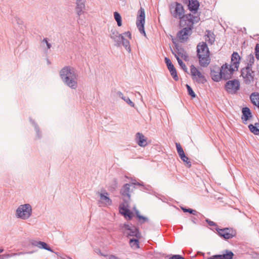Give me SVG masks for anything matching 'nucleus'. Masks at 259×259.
<instances>
[{
	"mask_svg": "<svg viewBox=\"0 0 259 259\" xmlns=\"http://www.w3.org/2000/svg\"><path fill=\"white\" fill-rule=\"evenodd\" d=\"M183 211L185 212H188L190 213L193 214V215H197V211L195 210L191 209V208H186L184 207H182Z\"/></svg>",
	"mask_w": 259,
	"mask_h": 259,
	"instance_id": "nucleus-39",
	"label": "nucleus"
},
{
	"mask_svg": "<svg viewBox=\"0 0 259 259\" xmlns=\"http://www.w3.org/2000/svg\"><path fill=\"white\" fill-rule=\"evenodd\" d=\"M45 44L47 45V50H49L51 48V44L48 42V39L47 38H44L41 41L42 45Z\"/></svg>",
	"mask_w": 259,
	"mask_h": 259,
	"instance_id": "nucleus-41",
	"label": "nucleus"
},
{
	"mask_svg": "<svg viewBox=\"0 0 259 259\" xmlns=\"http://www.w3.org/2000/svg\"><path fill=\"white\" fill-rule=\"evenodd\" d=\"M101 254V255H103V256H105V255H104V254Z\"/></svg>",
	"mask_w": 259,
	"mask_h": 259,
	"instance_id": "nucleus-52",
	"label": "nucleus"
},
{
	"mask_svg": "<svg viewBox=\"0 0 259 259\" xmlns=\"http://www.w3.org/2000/svg\"><path fill=\"white\" fill-rule=\"evenodd\" d=\"M169 259H185L184 257H183L181 255L176 254L172 255L170 256Z\"/></svg>",
	"mask_w": 259,
	"mask_h": 259,
	"instance_id": "nucleus-45",
	"label": "nucleus"
},
{
	"mask_svg": "<svg viewBox=\"0 0 259 259\" xmlns=\"http://www.w3.org/2000/svg\"><path fill=\"white\" fill-rule=\"evenodd\" d=\"M234 253L230 250H226L223 254L214 255L207 259H232Z\"/></svg>",
	"mask_w": 259,
	"mask_h": 259,
	"instance_id": "nucleus-19",
	"label": "nucleus"
},
{
	"mask_svg": "<svg viewBox=\"0 0 259 259\" xmlns=\"http://www.w3.org/2000/svg\"><path fill=\"white\" fill-rule=\"evenodd\" d=\"M122 230L123 233L127 236L139 237V231L134 226L125 224L122 227Z\"/></svg>",
	"mask_w": 259,
	"mask_h": 259,
	"instance_id": "nucleus-12",
	"label": "nucleus"
},
{
	"mask_svg": "<svg viewBox=\"0 0 259 259\" xmlns=\"http://www.w3.org/2000/svg\"><path fill=\"white\" fill-rule=\"evenodd\" d=\"M130 243L131 246L132 247H135L136 248L139 247V241L137 239H134V238L131 239L130 240Z\"/></svg>",
	"mask_w": 259,
	"mask_h": 259,
	"instance_id": "nucleus-35",
	"label": "nucleus"
},
{
	"mask_svg": "<svg viewBox=\"0 0 259 259\" xmlns=\"http://www.w3.org/2000/svg\"><path fill=\"white\" fill-rule=\"evenodd\" d=\"M32 209L30 204L20 205L16 209V215L17 218L27 220L32 215Z\"/></svg>",
	"mask_w": 259,
	"mask_h": 259,
	"instance_id": "nucleus-4",
	"label": "nucleus"
},
{
	"mask_svg": "<svg viewBox=\"0 0 259 259\" xmlns=\"http://www.w3.org/2000/svg\"><path fill=\"white\" fill-rule=\"evenodd\" d=\"M24 253L22 252H20L18 253H12V254H2V255H0V259H7V258H8L9 257H12V256H15V255H21V254H23Z\"/></svg>",
	"mask_w": 259,
	"mask_h": 259,
	"instance_id": "nucleus-34",
	"label": "nucleus"
},
{
	"mask_svg": "<svg viewBox=\"0 0 259 259\" xmlns=\"http://www.w3.org/2000/svg\"><path fill=\"white\" fill-rule=\"evenodd\" d=\"M250 99L251 103L259 108V94L257 93H252L250 96Z\"/></svg>",
	"mask_w": 259,
	"mask_h": 259,
	"instance_id": "nucleus-28",
	"label": "nucleus"
},
{
	"mask_svg": "<svg viewBox=\"0 0 259 259\" xmlns=\"http://www.w3.org/2000/svg\"><path fill=\"white\" fill-rule=\"evenodd\" d=\"M97 194L100 197L99 203L103 205H111L112 204V200L109 197V194L105 190L102 191L101 193L98 192Z\"/></svg>",
	"mask_w": 259,
	"mask_h": 259,
	"instance_id": "nucleus-14",
	"label": "nucleus"
},
{
	"mask_svg": "<svg viewBox=\"0 0 259 259\" xmlns=\"http://www.w3.org/2000/svg\"><path fill=\"white\" fill-rule=\"evenodd\" d=\"M205 221L207 223V224L210 226H217V225L216 224V223H215L214 222H213V221H210V220L207 219L205 220Z\"/></svg>",
	"mask_w": 259,
	"mask_h": 259,
	"instance_id": "nucleus-46",
	"label": "nucleus"
},
{
	"mask_svg": "<svg viewBox=\"0 0 259 259\" xmlns=\"http://www.w3.org/2000/svg\"><path fill=\"white\" fill-rule=\"evenodd\" d=\"M164 60L171 75L175 80H178L179 79V77L177 75V70L174 65L172 64L169 58L165 57Z\"/></svg>",
	"mask_w": 259,
	"mask_h": 259,
	"instance_id": "nucleus-18",
	"label": "nucleus"
},
{
	"mask_svg": "<svg viewBox=\"0 0 259 259\" xmlns=\"http://www.w3.org/2000/svg\"><path fill=\"white\" fill-rule=\"evenodd\" d=\"M219 235L225 239H231L236 235V231L231 228H225L217 229Z\"/></svg>",
	"mask_w": 259,
	"mask_h": 259,
	"instance_id": "nucleus-11",
	"label": "nucleus"
},
{
	"mask_svg": "<svg viewBox=\"0 0 259 259\" xmlns=\"http://www.w3.org/2000/svg\"><path fill=\"white\" fill-rule=\"evenodd\" d=\"M172 53L175 55V57L176 58L177 61H178V62L179 64V65L181 66V68L184 70L185 71V72H187V68L186 66V65L183 63V62L182 61V60L181 59H180V58H179V56H178L176 54H174V52H172Z\"/></svg>",
	"mask_w": 259,
	"mask_h": 259,
	"instance_id": "nucleus-31",
	"label": "nucleus"
},
{
	"mask_svg": "<svg viewBox=\"0 0 259 259\" xmlns=\"http://www.w3.org/2000/svg\"><path fill=\"white\" fill-rule=\"evenodd\" d=\"M240 84L238 79H233L226 82L225 89L227 92L231 94H235L240 89Z\"/></svg>",
	"mask_w": 259,
	"mask_h": 259,
	"instance_id": "nucleus-8",
	"label": "nucleus"
},
{
	"mask_svg": "<svg viewBox=\"0 0 259 259\" xmlns=\"http://www.w3.org/2000/svg\"><path fill=\"white\" fill-rule=\"evenodd\" d=\"M31 243L32 245L37 246L39 248L45 249L46 250L53 252V250L51 249V248L46 243L44 242L34 240Z\"/></svg>",
	"mask_w": 259,
	"mask_h": 259,
	"instance_id": "nucleus-26",
	"label": "nucleus"
},
{
	"mask_svg": "<svg viewBox=\"0 0 259 259\" xmlns=\"http://www.w3.org/2000/svg\"><path fill=\"white\" fill-rule=\"evenodd\" d=\"M145 20V10L142 7H141L138 11L136 25L140 33L144 34V36H146V33L144 30Z\"/></svg>",
	"mask_w": 259,
	"mask_h": 259,
	"instance_id": "nucleus-6",
	"label": "nucleus"
},
{
	"mask_svg": "<svg viewBox=\"0 0 259 259\" xmlns=\"http://www.w3.org/2000/svg\"><path fill=\"white\" fill-rule=\"evenodd\" d=\"M221 69L222 79L224 80H228L231 78L233 72L236 69L232 65H229L227 63L223 65Z\"/></svg>",
	"mask_w": 259,
	"mask_h": 259,
	"instance_id": "nucleus-10",
	"label": "nucleus"
},
{
	"mask_svg": "<svg viewBox=\"0 0 259 259\" xmlns=\"http://www.w3.org/2000/svg\"><path fill=\"white\" fill-rule=\"evenodd\" d=\"M205 40L210 45H212L215 40L214 34L210 31H206V34L205 35Z\"/></svg>",
	"mask_w": 259,
	"mask_h": 259,
	"instance_id": "nucleus-29",
	"label": "nucleus"
},
{
	"mask_svg": "<svg viewBox=\"0 0 259 259\" xmlns=\"http://www.w3.org/2000/svg\"><path fill=\"white\" fill-rule=\"evenodd\" d=\"M60 76L63 82L69 88L77 87L78 73L75 69L70 66L64 67L60 71Z\"/></svg>",
	"mask_w": 259,
	"mask_h": 259,
	"instance_id": "nucleus-2",
	"label": "nucleus"
},
{
	"mask_svg": "<svg viewBox=\"0 0 259 259\" xmlns=\"http://www.w3.org/2000/svg\"><path fill=\"white\" fill-rule=\"evenodd\" d=\"M210 76L213 80L219 81L222 79L221 69L219 66H214L210 70Z\"/></svg>",
	"mask_w": 259,
	"mask_h": 259,
	"instance_id": "nucleus-16",
	"label": "nucleus"
},
{
	"mask_svg": "<svg viewBox=\"0 0 259 259\" xmlns=\"http://www.w3.org/2000/svg\"><path fill=\"white\" fill-rule=\"evenodd\" d=\"M170 12L171 15L175 18H179L180 19V24L183 25L185 22V25L188 21L193 24L198 22L199 18L197 16H193L191 14L184 15V9L183 5L178 2L172 3L169 7Z\"/></svg>",
	"mask_w": 259,
	"mask_h": 259,
	"instance_id": "nucleus-1",
	"label": "nucleus"
},
{
	"mask_svg": "<svg viewBox=\"0 0 259 259\" xmlns=\"http://www.w3.org/2000/svg\"><path fill=\"white\" fill-rule=\"evenodd\" d=\"M190 72L193 80L198 83L204 84L206 82V79L204 75L193 65H192L190 67Z\"/></svg>",
	"mask_w": 259,
	"mask_h": 259,
	"instance_id": "nucleus-7",
	"label": "nucleus"
},
{
	"mask_svg": "<svg viewBox=\"0 0 259 259\" xmlns=\"http://www.w3.org/2000/svg\"><path fill=\"white\" fill-rule=\"evenodd\" d=\"M196 52L199 65L202 67H207L210 63V52L206 43L199 42L197 46Z\"/></svg>",
	"mask_w": 259,
	"mask_h": 259,
	"instance_id": "nucleus-3",
	"label": "nucleus"
},
{
	"mask_svg": "<svg viewBox=\"0 0 259 259\" xmlns=\"http://www.w3.org/2000/svg\"><path fill=\"white\" fill-rule=\"evenodd\" d=\"M193 25L191 23L188 22V27L184 28L178 32L177 37L181 42H185L188 39L189 36L191 33Z\"/></svg>",
	"mask_w": 259,
	"mask_h": 259,
	"instance_id": "nucleus-9",
	"label": "nucleus"
},
{
	"mask_svg": "<svg viewBox=\"0 0 259 259\" xmlns=\"http://www.w3.org/2000/svg\"><path fill=\"white\" fill-rule=\"evenodd\" d=\"M115 186L114 187H113V189H115L116 187H117V185H116V181H115Z\"/></svg>",
	"mask_w": 259,
	"mask_h": 259,
	"instance_id": "nucleus-50",
	"label": "nucleus"
},
{
	"mask_svg": "<svg viewBox=\"0 0 259 259\" xmlns=\"http://www.w3.org/2000/svg\"><path fill=\"white\" fill-rule=\"evenodd\" d=\"M199 6V2L197 0H189L188 8L190 11L196 14Z\"/></svg>",
	"mask_w": 259,
	"mask_h": 259,
	"instance_id": "nucleus-25",
	"label": "nucleus"
},
{
	"mask_svg": "<svg viewBox=\"0 0 259 259\" xmlns=\"http://www.w3.org/2000/svg\"><path fill=\"white\" fill-rule=\"evenodd\" d=\"M130 201H127V200H125V201H123V203L120 204L119 208L120 213L123 214L125 218H128V220H131L133 215L132 213L129 210V205Z\"/></svg>",
	"mask_w": 259,
	"mask_h": 259,
	"instance_id": "nucleus-13",
	"label": "nucleus"
},
{
	"mask_svg": "<svg viewBox=\"0 0 259 259\" xmlns=\"http://www.w3.org/2000/svg\"><path fill=\"white\" fill-rule=\"evenodd\" d=\"M176 148H177L178 153L184 152V150L180 143H176Z\"/></svg>",
	"mask_w": 259,
	"mask_h": 259,
	"instance_id": "nucleus-44",
	"label": "nucleus"
},
{
	"mask_svg": "<svg viewBox=\"0 0 259 259\" xmlns=\"http://www.w3.org/2000/svg\"><path fill=\"white\" fill-rule=\"evenodd\" d=\"M81 16H79V18L78 19V23L80 24H83V23H84V21H83V20L80 17Z\"/></svg>",
	"mask_w": 259,
	"mask_h": 259,
	"instance_id": "nucleus-48",
	"label": "nucleus"
},
{
	"mask_svg": "<svg viewBox=\"0 0 259 259\" xmlns=\"http://www.w3.org/2000/svg\"><path fill=\"white\" fill-rule=\"evenodd\" d=\"M85 0H76L75 10L78 16H81L84 13L85 9Z\"/></svg>",
	"mask_w": 259,
	"mask_h": 259,
	"instance_id": "nucleus-20",
	"label": "nucleus"
},
{
	"mask_svg": "<svg viewBox=\"0 0 259 259\" xmlns=\"http://www.w3.org/2000/svg\"><path fill=\"white\" fill-rule=\"evenodd\" d=\"M3 251H4L3 249H0V253H2V252H3Z\"/></svg>",
	"mask_w": 259,
	"mask_h": 259,
	"instance_id": "nucleus-51",
	"label": "nucleus"
},
{
	"mask_svg": "<svg viewBox=\"0 0 259 259\" xmlns=\"http://www.w3.org/2000/svg\"><path fill=\"white\" fill-rule=\"evenodd\" d=\"M32 123L34 126L36 134H37V136L38 137V138H40L41 137V135H40V132L38 128V126L34 123V122L33 121Z\"/></svg>",
	"mask_w": 259,
	"mask_h": 259,
	"instance_id": "nucleus-43",
	"label": "nucleus"
},
{
	"mask_svg": "<svg viewBox=\"0 0 259 259\" xmlns=\"http://www.w3.org/2000/svg\"><path fill=\"white\" fill-rule=\"evenodd\" d=\"M242 115L241 118L243 120V122L246 124L247 120L252 117L251 111L249 108L244 107L242 109Z\"/></svg>",
	"mask_w": 259,
	"mask_h": 259,
	"instance_id": "nucleus-21",
	"label": "nucleus"
},
{
	"mask_svg": "<svg viewBox=\"0 0 259 259\" xmlns=\"http://www.w3.org/2000/svg\"><path fill=\"white\" fill-rule=\"evenodd\" d=\"M123 35L119 34L116 30H111L110 37L114 41L115 46L119 47L121 45V40L123 39Z\"/></svg>",
	"mask_w": 259,
	"mask_h": 259,
	"instance_id": "nucleus-17",
	"label": "nucleus"
},
{
	"mask_svg": "<svg viewBox=\"0 0 259 259\" xmlns=\"http://www.w3.org/2000/svg\"><path fill=\"white\" fill-rule=\"evenodd\" d=\"M248 127L249 130L254 134L257 135L259 134V130L253 124H249Z\"/></svg>",
	"mask_w": 259,
	"mask_h": 259,
	"instance_id": "nucleus-36",
	"label": "nucleus"
},
{
	"mask_svg": "<svg viewBox=\"0 0 259 259\" xmlns=\"http://www.w3.org/2000/svg\"><path fill=\"white\" fill-rule=\"evenodd\" d=\"M240 60V57L238 53L237 52H234L232 55L231 64L230 65H232L233 67L236 68V70H237L239 67Z\"/></svg>",
	"mask_w": 259,
	"mask_h": 259,
	"instance_id": "nucleus-22",
	"label": "nucleus"
},
{
	"mask_svg": "<svg viewBox=\"0 0 259 259\" xmlns=\"http://www.w3.org/2000/svg\"><path fill=\"white\" fill-rule=\"evenodd\" d=\"M122 35H123V36H125L128 37L130 39H132L131 33L130 31L125 32L123 33Z\"/></svg>",
	"mask_w": 259,
	"mask_h": 259,
	"instance_id": "nucleus-47",
	"label": "nucleus"
},
{
	"mask_svg": "<svg viewBox=\"0 0 259 259\" xmlns=\"http://www.w3.org/2000/svg\"><path fill=\"white\" fill-rule=\"evenodd\" d=\"M136 140L137 144L141 147H145L147 145V138L141 133L136 134Z\"/></svg>",
	"mask_w": 259,
	"mask_h": 259,
	"instance_id": "nucleus-24",
	"label": "nucleus"
},
{
	"mask_svg": "<svg viewBox=\"0 0 259 259\" xmlns=\"http://www.w3.org/2000/svg\"><path fill=\"white\" fill-rule=\"evenodd\" d=\"M131 186V185L130 184H125L120 190V194L123 197V201H125L126 200H127V201H130L131 200L130 193L132 191L130 188Z\"/></svg>",
	"mask_w": 259,
	"mask_h": 259,
	"instance_id": "nucleus-15",
	"label": "nucleus"
},
{
	"mask_svg": "<svg viewBox=\"0 0 259 259\" xmlns=\"http://www.w3.org/2000/svg\"><path fill=\"white\" fill-rule=\"evenodd\" d=\"M186 88L187 89L189 95H190L192 98H195L196 97V94H195L191 87L188 84H186Z\"/></svg>",
	"mask_w": 259,
	"mask_h": 259,
	"instance_id": "nucleus-38",
	"label": "nucleus"
},
{
	"mask_svg": "<svg viewBox=\"0 0 259 259\" xmlns=\"http://www.w3.org/2000/svg\"><path fill=\"white\" fill-rule=\"evenodd\" d=\"M241 76L246 84H250L253 82L254 74L252 68L249 67L243 68L241 70Z\"/></svg>",
	"mask_w": 259,
	"mask_h": 259,
	"instance_id": "nucleus-5",
	"label": "nucleus"
},
{
	"mask_svg": "<svg viewBox=\"0 0 259 259\" xmlns=\"http://www.w3.org/2000/svg\"><path fill=\"white\" fill-rule=\"evenodd\" d=\"M121 45L125 48V49L128 52H131V47L130 45V41L125 39L123 36V39L121 40Z\"/></svg>",
	"mask_w": 259,
	"mask_h": 259,
	"instance_id": "nucleus-33",
	"label": "nucleus"
},
{
	"mask_svg": "<svg viewBox=\"0 0 259 259\" xmlns=\"http://www.w3.org/2000/svg\"><path fill=\"white\" fill-rule=\"evenodd\" d=\"M247 66L246 67H251L252 68V66L254 62V55L252 54H250L247 57Z\"/></svg>",
	"mask_w": 259,
	"mask_h": 259,
	"instance_id": "nucleus-30",
	"label": "nucleus"
},
{
	"mask_svg": "<svg viewBox=\"0 0 259 259\" xmlns=\"http://www.w3.org/2000/svg\"><path fill=\"white\" fill-rule=\"evenodd\" d=\"M182 161L186 163V165L187 167H190L191 166V162L189 160V158L185 156V158H181Z\"/></svg>",
	"mask_w": 259,
	"mask_h": 259,
	"instance_id": "nucleus-40",
	"label": "nucleus"
},
{
	"mask_svg": "<svg viewBox=\"0 0 259 259\" xmlns=\"http://www.w3.org/2000/svg\"><path fill=\"white\" fill-rule=\"evenodd\" d=\"M116 95L117 97L121 98L131 107H134L135 106V104L130 99V98L128 97L124 96L121 92H117L116 93Z\"/></svg>",
	"mask_w": 259,
	"mask_h": 259,
	"instance_id": "nucleus-27",
	"label": "nucleus"
},
{
	"mask_svg": "<svg viewBox=\"0 0 259 259\" xmlns=\"http://www.w3.org/2000/svg\"><path fill=\"white\" fill-rule=\"evenodd\" d=\"M136 216L140 220H142L141 221V223H144L145 222H148V218H147L146 217H143L142 215H141L139 213V212L137 210L136 212Z\"/></svg>",
	"mask_w": 259,
	"mask_h": 259,
	"instance_id": "nucleus-37",
	"label": "nucleus"
},
{
	"mask_svg": "<svg viewBox=\"0 0 259 259\" xmlns=\"http://www.w3.org/2000/svg\"><path fill=\"white\" fill-rule=\"evenodd\" d=\"M178 154L181 158H185V156H186V155L184 153V151L183 152H181V153H178Z\"/></svg>",
	"mask_w": 259,
	"mask_h": 259,
	"instance_id": "nucleus-49",
	"label": "nucleus"
},
{
	"mask_svg": "<svg viewBox=\"0 0 259 259\" xmlns=\"http://www.w3.org/2000/svg\"><path fill=\"white\" fill-rule=\"evenodd\" d=\"M114 17L116 21L117 25L121 26L122 25V19L120 14L117 12L114 13Z\"/></svg>",
	"mask_w": 259,
	"mask_h": 259,
	"instance_id": "nucleus-32",
	"label": "nucleus"
},
{
	"mask_svg": "<svg viewBox=\"0 0 259 259\" xmlns=\"http://www.w3.org/2000/svg\"><path fill=\"white\" fill-rule=\"evenodd\" d=\"M255 55L257 60H259V44H257L255 47Z\"/></svg>",
	"mask_w": 259,
	"mask_h": 259,
	"instance_id": "nucleus-42",
	"label": "nucleus"
},
{
	"mask_svg": "<svg viewBox=\"0 0 259 259\" xmlns=\"http://www.w3.org/2000/svg\"><path fill=\"white\" fill-rule=\"evenodd\" d=\"M175 47L176 49V52L177 54L176 55L179 57H181L184 60L187 61L188 60V56L186 51L177 44L175 45Z\"/></svg>",
	"mask_w": 259,
	"mask_h": 259,
	"instance_id": "nucleus-23",
	"label": "nucleus"
}]
</instances>
